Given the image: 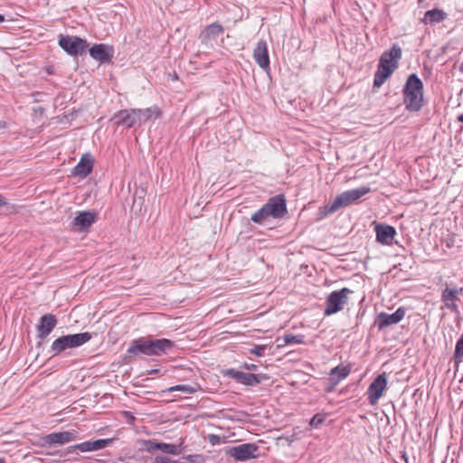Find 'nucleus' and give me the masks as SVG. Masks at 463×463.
Returning a JSON list of instances; mask_svg holds the SVG:
<instances>
[{
    "label": "nucleus",
    "mask_w": 463,
    "mask_h": 463,
    "mask_svg": "<svg viewBox=\"0 0 463 463\" xmlns=\"http://www.w3.org/2000/svg\"><path fill=\"white\" fill-rule=\"evenodd\" d=\"M374 223L376 241L383 245H392L395 235L397 234L394 227L388 224Z\"/></svg>",
    "instance_id": "14"
},
{
    "label": "nucleus",
    "mask_w": 463,
    "mask_h": 463,
    "mask_svg": "<svg viewBox=\"0 0 463 463\" xmlns=\"http://www.w3.org/2000/svg\"><path fill=\"white\" fill-rule=\"evenodd\" d=\"M137 116L138 117V125H141L151 118L155 117L156 118L160 116V110L156 107L147 108L144 109H135Z\"/></svg>",
    "instance_id": "25"
},
{
    "label": "nucleus",
    "mask_w": 463,
    "mask_h": 463,
    "mask_svg": "<svg viewBox=\"0 0 463 463\" xmlns=\"http://www.w3.org/2000/svg\"><path fill=\"white\" fill-rule=\"evenodd\" d=\"M6 204H7V202H6L5 198L0 194V207L6 205Z\"/></svg>",
    "instance_id": "41"
},
{
    "label": "nucleus",
    "mask_w": 463,
    "mask_h": 463,
    "mask_svg": "<svg viewBox=\"0 0 463 463\" xmlns=\"http://www.w3.org/2000/svg\"><path fill=\"white\" fill-rule=\"evenodd\" d=\"M223 375L235 380L237 383L246 386H256L263 380L268 379L265 374H254L250 373H244L233 368L227 369L223 372Z\"/></svg>",
    "instance_id": "7"
},
{
    "label": "nucleus",
    "mask_w": 463,
    "mask_h": 463,
    "mask_svg": "<svg viewBox=\"0 0 463 463\" xmlns=\"http://www.w3.org/2000/svg\"><path fill=\"white\" fill-rule=\"evenodd\" d=\"M326 420V415L317 413L310 420L309 424L313 428H318Z\"/></svg>",
    "instance_id": "31"
},
{
    "label": "nucleus",
    "mask_w": 463,
    "mask_h": 463,
    "mask_svg": "<svg viewBox=\"0 0 463 463\" xmlns=\"http://www.w3.org/2000/svg\"><path fill=\"white\" fill-rule=\"evenodd\" d=\"M113 442V439H102L90 441L92 451L105 449Z\"/></svg>",
    "instance_id": "30"
},
{
    "label": "nucleus",
    "mask_w": 463,
    "mask_h": 463,
    "mask_svg": "<svg viewBox=\"0 0 463 463\" xmlns=\"http://www.w3.org/2000/svg\"><path fill=\"white\" fill-rule=\"evenodd\" d=\"M91 337V334L89 332L61 335L52 342L50 353H52V356H56L67 349L83 345L89 342Z\"/></svg>",
    "instance_id": "4"
},
{
    "label": "nucleus",
    "mask_w": 463,
    "mask_h": 463,
    "mask_svg": "<svg viewBox=\"0 0 463 463\" xmlns=\"http://www.w3.org/2000/svg\"><path fill=\"white\" fill-rule=\"evenodd\" d=\"M458 120L463 123V114L458 117Z\"/></svg>",
    "instance_id": "46"
},
{
    "label": "nucleus",
    "mask_w": 463,
    "mask_h": 463,
    "mask_svg": "<svg viewBox=\"0 0 463 463\" xmlns=\"http://www.w3.org/2000/svg\"><path fill=\"white\" fill-rule=\"evenodd\" d=\"M159 370L157 369H153L151 371H149L148 374H154V373H157Z\"/></svg>",
    "instance_id": "45"
},
{
    "label": "nucleus",
    "mask_w": 463,
    "mask_h": 463,
    "mask_svg": "<svg viewBox=\"0 0 463 463\" xmlns=\"http://www.w3.org/2000/svg\"><path fill=\"white\" fill-rule=\"evenodd\" d=\"M401 57L402 49L397 45H393L389 51H386L382 54L379 64H383L385 67L395 71L398 66V61Z\"/></svg>",
    "instance_id": "18"
},
{
    "label": "nucleus",
    "mask_w": 463,
    "mask_h": 463,
    "mask_svg": "<svg viewBox=\"0 0 463 463\" xmlns=\"http://www.w3.org/2000/svg\"><path fill=\"white\" fill-rule=\"evenodd\" d=\"M138 117L137 116L135 109H122L117 112L112 120L116 125L125 126L127 128H132L138 125Z\"/></svg>",
    "instance_id": "16"
},
{
    "label": "nucleus",
    "mask_w": 463,
    "mask_h": 463,
    "mask_svg": "<svg viewBox=\"0 0 463 463\" xmlns=\"http://www.w3.org/2000/svg\"><path fill=\"white\" fill-rule=\"evenodd\" d=\"M177 391L183 392L187 394H192L196 392V388L194 386L188 385V384H178V385L172 386L166 390V392H177Z\"/></svg>",
    "instance_id": "27"
},
{
    "label": "nucleus",
    "mask_w": 463,
    "mask_h": 463,
    "mask_svg": "<svg viewBox=\"0 0 463 463\" xmlns=\"http://www.w3.org/2000/svg\"><path fill=\"white\" fill-rule=\"evenodd\" d=\"M423 22L425 24L434 23V9H431V10H429L428 12H426L424 18H423Z\"/></svg>",
    "instance_id": "36"
},
{
    "label": "nucleus",
    "mask_w": 463,
    "mask_h": 463,
    "mask_svg": "<svg viewBox=\"0 0 463 463\" xmlns=\"http://www.w3.org/2000/svg\"><path fill=\"white\" fill-rule=\"evenodd\" d=\"M393 71L394 70L385 67L383 64H378L377 71L374 74L373 87L380 88Z\"/></svg>",
    "instance_id": "23"
},
{
    "label": "nucleus",
    "mask_w": 463,
    "mask_h": 463,
    "mask_svg": "<svg viewBox=\"0 0 463 463\" xmlns=\"http://www.w3.org/2000/svg\"><path fill=\"white\" fill-rule=\"evenodd\" d=\"M458 290L457 288H446L442 292V302L447 308L455 310L457 308L456 301L458 298Z\"/></svg>",
    "instance_id": "24"
},
{
    "label": "nucleus",
    "mask_w": 463,
    "mask_h": 463,
    "mask_svg": "<svg viewBox=\"0 0 463 463\" xmlns=\"http://www.w3.org/2000/svg\"><path fill=\"white\" fill-rule=\"evenodd\" d=\"M353 291L347 288L331 292L326 300L325 316H331L341 311L348 301V296Z\"/></svg>",
    "instance_id": "5"
},
{
    "label": "nucleus",
    "mask_w": 463,
    "mask_h": 463,
    "mask_svg": "<svg viewBox=\"0 0 463 463\" xmlns=\"http://www.w3.org/2000/svg\"><path fill=\"white\" fill-rule=\"evenodd\" d=\"M288 213L287 202L283 194L270 197L257 212L251 214L250 221L261 224L269 218L280 219Z\"/></svg>",
    "instance_id": "2"
},
{
    "label": "nucleus",
    "mask_w": 463,
    "mask_h": 463,
    "mask_svg": "<svg viewBox=\"0 0 463 463\" xmlns=\"http://www.w3.org/2000/svg\"><path fill=\"white\" fill-rule=\"evenodd\" d=\"M156 463H175L170 458L166 456H156L155 458Z\"/></svg>",
    "instance_id": "37"
},
{
    "label": "nucleus",
    "mask_w": 463,
    "mask_h": 463,
    "mask_svg": "<svg viewBox=\"0 0 463 463\" xmlns=\"http://www.w3.org/2000/svg\"><path fill=\"white\" fill-rule=\"evenodd\" d=\"M175 342L166 338L140 337L133 340L127 350L129 358L138 355L160 356L168 354Z\"/></svg>",
    "instance_id": "1"
},
{
    "label": "nucleus",
    "mask_w": 463,
    "mask_h": 463,
    "mask_svg": "<svg viewBox=\"0 0 463 463\" xmlns=\"http://www.w3.org/2000/svg\"><path fill=\"white\" fill-rule=\"evenodd\" d=\"M93 168V159L89 155H84L80 162L72 169L74 176L86 177L90 174Z\"/></svg>",
    "instance_id": "20"
},
{
    "label": "nucleus",
    "mask_w": 463,
    "mask_h": 463,
    "mask_svg": "<svg viewBox=\"0 0 463 463\" xmlns=\"http://www.w3.org/2000/svg\"><path fill=\"white\" fill-rule=\"evenodd\" d=\"M386 387L387 378L385 373L379 374L367 389L368 402L371 405H375L378 402Z\"/></svg>",
    "instance_id": "8"
},
{
    "label": "nucleus",
    "mask_w": 463,
    "mask_h": 463,
    "mask_svg": "<svg viewBox=\"0 0 463 463\" xmlns=\"http://www.w3.org/2000/svg\"><path fill=\"white\" fill-rule=\"evenodd\" d=\"M89 52L90 57L98 61L99 63H108L110 62L113 58L114 49L110 45L98 43L94 44L89 50Z\"/></svg>",
    "instance_id": "13"
},
{
    "label": "nucleus",
    "mask_w": 463,
    "mask_h": 463,
    "mask_svg": "<svg viewBox=\"0 0 463 463\" xmlns=\"http://www.w3.org/2000/svg\"><path fill=\"white\" fill-rule=\"evenodd\" d=\"M304 335H291L288 334L283 336V341L285 345H297L304 343Z\"/></svg>",
    "instance_id": "28"
},
{
    "label": "nucleus",
    "mask_w": 463,
    "mask_h": 463,
    "mask_svg": "<svg viewBox=\"0 0 463 463\" xmlns=\"http://www.w3.org/2000/svg\"><path fill=\"white\" fill-rule=\"evenodd\" d=\"M259 448L253 443H243L232 447L230 455L239 461H245L258 457Z\"/></svg>",
    "instance_id": "10"
},
{
    "label": "nucleus",
    "mask_w": 463,
    "mask_h": 463,
    "mask_svg": "<svg viewBox=\"0 0 463 463\" xmlns=\"http://www.w3.org/2000/svg\"><path fill=\"white\" fill-rule=\"evenodd\" d=\"M404 104L411 111H418L423 103V85L416 74H411L403 88Z\"/></svg>",
    "instance_id": "3"
},
{
    "label": "nucleus",
    "mask_w": 463,
    "mask_h": 463,
    "mask_svg": "<svg viewBox=\"0 0 463 463\" xmlns=\"http://www.w3.org/2000/svg\"><path fill=\"white\" fill-rule=\"evenodd\" d=\"M70 449L71 450L79 449L81 452L92 451L90 441H85L82 443L76 444L74 446L70 447Z\"/></svg>",
    "instance_id": "32"
},
{
    "label": "nucleus",
    "mask_w": 463,
    "mask_h": 463,
    "mask_svg": "<svg viewBox=\"0 0 463 463\" xmlns=\"http://www.w3.org/2000/svg\"><path fill=\"white\" fill-rule=\"evenodd\" d=\"M5 21V16L0 14V23H3Z\"/></svg>",
    "instance_id": "47"
},
{
    "label": "nucleus",
    "mask_w": 463,
    "mask_h": 463,
    "mask_svg": "<svg viewBox=\"0 0 463 463\" xmlns=\"http://www.w3.org/2000/svg\"><path fill=\"white\" fill-rule=\"evenodd\" d=\"M369 192L370 188L366 186H361L355 189L345 191L335 197V204H337L339 208L345 207L354 203Z\"/></svg>",
    "instance_id": "9"
},
{
    "label": "nucleus",
    "mask_w": 463,
    "mask_h": 463,
    "mask_svg": "<svg viewBox=\"0 0 463 463\" xmlns=\"http://www.w3.org/2000/svg\"><path fill=\"white\" fill-rule=\"evenodd\" d=\"M459 71H460L461 72H463V62H462V63L460 64V66H459Z\"/></svg>",
    "instance_id": "48"
},
{
    "label": "nucleus",
    "mask_w": 463,
    "mask_h": 463,
    "mask_svg": "<svg viewBox=\"0 0 463 463\" xmlns=\"http://www.w3.org/2000/svg\"><path fill=\"white\" fill-rule=\"evenodd\" d=\"M404 316L405 309L403 307H399L392 314H387L384 312L380 313L375 323L377 324L379 329H383L392 325L398 324L403 319Z\"/></svg>",
    "instance_id": "15"
},
{
    "label": "nucleus",
    "mask_w": 463,
    "mask_h": 463,
    "mask_svg": "<svg viewBox=\"0 0 463 463\" xmlns=\"http://www.w3.org/2000/svg\"><path fill=\"white\" fill-rule=\"evenodd\" d=\"M0 463H5L4 458H0Z\"/></svg>",
    "instance_id": "49"
},
{
    "label": "nucleus",
    "mask_w": 463,
    "mask_h": 463,
    "mask_svg": "<svg viewBox=\"0 0 463 463\" xmlns=\"http://www.w3.org/2000/svg\"><path fill=\"white\" fill-rule=\"evenodd\" d=\"M331 372L332 374H336L340 379L344 380L349 375L351 368L349 366L340 364L331 369Z\"/></svg>",
    "instance_id": "29"
},
{
    "label": "nucleus",
    "mask_w": 463,
    "mask_h": 463,
    "mask_svg": "<svg viewBox=\"0 0 463 463\" xmlns=\"http://www.w3.org/2000/svg\"><path fill=\"white\" fill-rule=\"evenodd\" d=\"M194 457H195V456L189 455V456L187 457V459H188L190 462H194Z\"/></svg>",
    "instance_id": "44"
},
{
    "label": "nucleus",
    "mask_w": 463,
    "mask_h": 463,
    "mask_svg": "<svg viewBox=\"0 0 463 463\" xmlns=\"http://www.w3.org/2000/svg\"><path fill=\"white\" fill-rule=\"evenodd\" d=\"M342 379H340L336 374H332V372L329 373V378H328V388L327 391H332L335 386H336Z\"/></svg>",
    "instance_id": "34"
},
{
    "label": "nucleus",
    "mask_w": 463,
    "mask_h": 463,
    "mask_svg": "<svg viewBox=\"0 0 463 463\" xmlns=\"http://www.w3.org/2000/svg\"><path fill=\"white\" fill-rule=\"evenodd\" d=\"M218 439H219V438L217 436H215V435H212L211 438H210V441L212 443H214V441H216Z\"/></svg>",
    "instance_id": "42"
},
{
    "label": "nucleus",
    "mask_w": 463,
    "mask_h": 463,
    "mask_svg": "<svg viewBox=\"0 0 463 463\" xmlns=\"http://www.w3.org/2000/svg\"><path fill=\"white\" fill-rule=\"evenodd\" d=\"M253 58L260 68L263 70L269 69V57L266 41L260 40L258 42L253 50Z\"/></svg>",
    "instance_id": "17"
},
{
    "label": "nucleus",
    "mask_w": 463,
    "mask_h": 463,
    "mask_svg": "<svg viewBox=\"0 0 463 463\" xmlns=\"http://www.w3.org/2000/svg\"><path fill=\"white\" fill-rule=\"evenodd\" d=\"M145 449L152 452L155 450H161L166 454L177 455L180 453V446L175 444H168L164 442H156L154 440L145 441Z\"/></svg>",
    "instance_id": "19"
},
{
    "label": "nucleus",
    "mask_w": 463,
    "mask_h": 463,
    "mask_svg": "<svg viewBox=\"0 0 463 463\" xmlns=\"http://www.w3.org/2000/svg\"><path fill=\"white\" fill-rule=\"evenodd\" d=\"M59 45L68 54L77 56L85 52L88 43L78 36L60 35Z\"/></svg>",
    "instance_id": "6"
},
{
    "label": "nucleus",
    "mask_w": 463,
    "mask_h": 463,
    "mask_svg": "<svg viewBox=\"0 0 463 463\" xmlns=\"http://www.w3.org/2000/svg\"><path fill=\"white\" fill-rule=\"evenodd\" d=\"M77 439L76 433L72 431L53 432L42 437L43 446H51L53 444L64 445Z\"/></svg>",
    "instance_id": "11"
},
{
    "label": "nucleus",
    "mask_w": 463,
    "mask_h": 463,
    "mask_svg": "<svg viewBox=\"0 0 463 463\" xmlns=\"http://www.w3.org/2000/svg\"><path fill=\"white\" fill-rule=\"evenodd\" d=\"M454 356L456 359H461L463 357V333L461 337L457 342Z\"/></svg>",
    "instance_id": "33"
},
{
    "label": "nucleus",
    "mask_w": 463,
    "mask_h": 463,
    "mask_svg": "<svg viewBox=\"0 0 463 463\" xmlns=\"http://www.w3.org/2000/svg\"><path fill=\"white\" fill-rule=\"evenodd\" d=\"M447 14L441 10L436 9V23H439L446 18Z\"/></svg>",
    "instance_id": "38"
},
{
    "label": "nucleus",
    "mask_w": 463,
    "mask_h": 463,
    "mask_svg": "<svg viewBox=\"0 0 463 463\" xmlns=\"http://www.w3.org/2000/svg\"><path fill=\"white\" fill-rule=\"evenodd\" d=\"M242 368L249 370V371H256L258 366L254 364H243Z\"/></svg>",
    "instance_id": "39"
},
{
    "label": "nucleus",
    "mask_w": 463,
    "mask_h": 463,
    "mask_svg": "<svg viewBox=\"0 0 463 463\" xmlns=\"http://www.w3.org/2000/svg\"><path fill=\"white\" fill-rule=\"evenodd\" d=\"M339 209L338 205L335 204V201L330 204V205H325L321 208H319L317 212V220H322L326 218L327 215L336 212Z\"/></svg>",
    "instance_id": "26"
},
{
    "label": "nucleus",
    "mask_w": 463,
    "mask_h": 463,
    "mask_svg": "<svg viewBox=\"0 0 463 463\" xmlns=\"http://www.w3.org/2000/svg\"><path fill=\"white\" fill-rule=\"evenodd\" d=\"M266 347V345H257L254 348L250 349V354H255L257 356H262L264 354Z\"/></svg>",
    "instance_id": "35"
},
{
    "label": "nucleus",
    "mask_w": 463,
    "mask_h": 463,
    "mask_svg": "<svg viewBox=\"0 0 463 463\" xmlns=\"http://www.w3.org/2000/svg\"><path fill=\"white\" fill-rule=\"evenodd\" d=\"M222 33H223V27L217 23H213V24L208 25L204 29V31L202 33V34H201L202 43H205L216 38Z\"/></svg>",
    "instance_id": "22"
},
{
    "label": "nucleus",
    "mask_w": 463,
    "mask_h": 463,
    "mask_svg": "<svg viewBox=\"0 0 463 463\" xmlns=\"http://www.w3.org/2000/svg\"><path fill=\"white\" fill-rule=\"evenodd\" d=\"M96 214L91 212H81L73 219V224L83 231L90 227L96 221Z\"/></svg>",
    "instance_id": "21"
},
{
    "label": "nucleus",
    "mask_w": 463,
    "mask_h": 463,
    "mask_svg": "<svg viewBox=\"0 0 463 463\" xmlns=\"http://www.w3.org/2000/svg\"><path fill=\"white\" fill-rule=\"evenodd\" d=\"M6 128L5 121H0V128Z\"/></svg>",
    "instance_id": "43"
},
{
    "label": "nucleus",
    "mask_w": 463,
    "mask_h": 463,
    "mask_svg": "<svg viewBox=\"0 0 463 463\" xmlns=\"http://www.w3.org/2000/svg\"><path fill=\"white\" fill-rule=\"evenodd\" d=\"M401 458L404 461V463H409V458L406 452H401Z\"/></svg>",
    "instance_id": "40"
},
{
    "label": "nucleus",
    "mask_w": 463,
    "mask_h": 463,
    "mask_svg": "<svg viewBox=\"0 0 463 463\" xmlns=\"http://www.w3.org/2000/svg\"><path fill=\"white\" fill-rule=\"evenodd\" d=\"M57 322L53 314L48 313L42 316L39 324L36 326L37 338L44 340L55 328Z\"/></svg>",
    "instance_id": "12"
}]
</instances>
